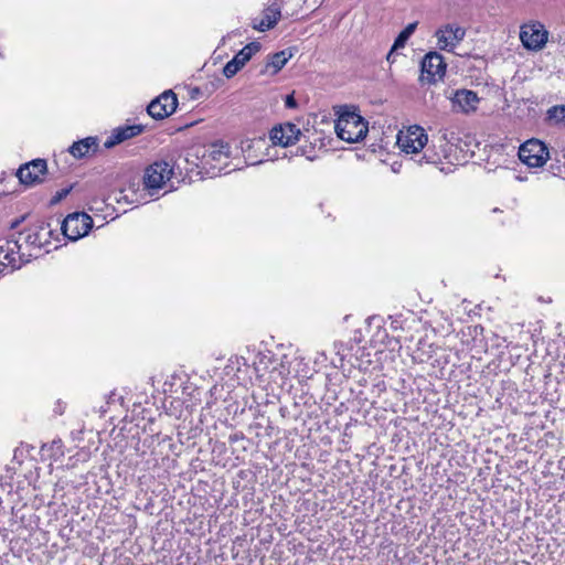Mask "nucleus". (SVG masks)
Segmentation results:
<instances>
[{
	"label": "nucleus",
	"instance_id": "f257e3e1",
	"mask_svg": "<svg viewBox=\"0 0 565 565\" xmlns=\"http://www.w3.org/2000/svg\"><path fill=\"white\" fill-rule=\"evenodd\" d=\"M338 114L334 128L340 139L353 143L366 136L367 122L356 113L355 108L344 106Z\"/></svg>",
	"mask_w": 565,
	"mask_h": 565
},
{
	"label": "nucleus",
	"instance_id": "f03ea898",
	"mask_svg": "<svg viewBox=\"0 0 565 565\" xmlns=\"http://www.w3.org/2000/svg\"><path fill=\"white\" fill-rule=\"evenodd\" d=\"M173 174L167 161H156L143 171V203L154 200L158 191L163 189Z\"/></svg>",
	"mask_w": 565,
	"mask_h": 565
},
{
	"label": "nucleus",
	"instance_id": "7ed1b4c3",
	"mask_svg": "<svg viewBox=\"0 0 565 565\" xmlns=\"http://www.w3.org/2000/svg\"><path fill=\"white\" fill-rule=\"evenodd\" d=\"M452 137L454 134L449 132L447 128H440L437 135L434 136L431 147L426 149L423 159H425L427 163L433 164L440 163L443 160L452 162Z\"/></svg>",
	"mask_w": 565,
	"mask_h": 565
},
{
	"label": "nucleus",
	"instance_id": "20e7f679",
	"mask_svg": "<svg viewBox=\"0 0 565 565\" xmlns=\"http://www.w3.org/2000/svg\"><path fill=\"white\" fill-rule=\"evenodd\" d=\"M92 227L93 218L85 212L71 213L61 223L63 236L72 242L86 236Z\"/></svg>",
	"mask_w": 565,
	"mask_h": 565
},
{
	"label": "nucleus",
	"instance_id": "39448f33",
	"mask_svg": "<svg viewBox=\"0 0 565 565\" xmlns=\"http://www.w3.org/2000/svg\"><path fill=\"white\" fill-rule=\"evenodd\" d=\"M520 40L525 49L540 51L548 40V32L541 22L530 21L521 25Z\"/></svg>",
	"mask_w": 565,
	"mask_h": 565
},
{
	"label": "nucleus",
	"instance_id": "423d86ee",
	"mask_svg": "<svg viewBox=\"0 0 565 565\" xmlns=\"http://www.w3.org/2000/svg\"><path fill=\"white\" fill-rule=\"evenodd\" d=\"M32 254L25 255L21 253V244L14 238L0 239V260L8 264V271L11 273L21 268L25 263L30 262Z\"/></svg>",
	"mask_w": 565,
	"mask_h": 565
},
{
	"label": "nucleus",
	"instance_id": "0eeeda50",
	"mask_svg": "<svg viewBox=\"0 0 565 565\" xmlns=\"http://www.w3.org/2000/svg\"><path fill=\"white\" fill-rule=\"evenodd\" d=\"M428 136L424 128L414 125L397 135V145L403 152L416 154L427 145Z\"/></svg>",
	"mask_w": 565,
	"mask_h": 565
},
{
	"label": "nucleus",
	"instance_id": "6e6552de",
	"mask_svg": "<svg viewBox=\"0 0 565 565\" xmlns=\"http://www.w3.org/2000/svg\"><path fill=\"white\" fill-rule=\"evenodd\" d=\"M550 157L546 146L537 140L525 141L519 149V158L530 168H539L545 164Z\"/></svg>",
	"mask_w": 565,
	"mask_h": 565
},
{
	"label": "nucleus",
	"instance_id": "1a4fd4ad",
	"mask_svg": "<svg viewBox=\"0 0 565 565\" xmlns=\"http://www.w3.org/2000/svg\"><path fill=\"white\" fill-rule=\"evenodd\" d=\"M420 79L429 84H434L443 79L447 64L441 54L438 52H428L422 61Z\"/></svg>",
	"mask_w": 565,
	"mask_h": 565
},
{
	"label": "nucleus",
	"instance_id": "9d476101",
	"mask_svg": "<svg viewBox=\"0 0 565 565\" xmlns=\"http://www.w3.org/2000/svg\"><path fill=\"white\" fill-rule=\"evenodd\" d=\"M466 36V30L458 24L448 23L435 32L439 50L452 52Z\"/></svg>",
	"mask_w": 565,
	"mask_h": 565
},
{
	"label": "nucleus",
	"instance_id": "9b49d317",
	"mask_svg": "<svg viewBox=\"0 0 565 565\" xmlns=\"http://www.w3.org/2000/svg\"><path fill=\"white\" fill-rule=\"evenodd\" d=\"M22 235L26 246L38 249L47 246L51 239L56 236L51 225L45 222H39L32 225Z\"/></svg>",
	"mask_w": 565,
	"mask_h": 565
},
{
	"label": "nucleus",
	"instance_id": "f8f14e48",
	"mask_svg": "<svg viewBox=\"0 0 565 565\" xmlns=\"http://www.w3.org/2000/svg\"><path fill=\"white\" fill-rule=\"evenodd\" d=\"M177 106V95L172 90H167L148 105L147 113L153 119H164L175 111Z\"/></svg>",
	"mask_w": 565,
	"mask_h": 565
},
{
	"label": "nucleus",
	"instance_id": "ddd939ff",
	"mask_svg": "<svg viewBox=\"0 0 565 565\" xmlns=\"http://www.w3.org/2000/svg\"><path fill=\"white\" fill-rule=\"evenodd\" d=\"M46 171V161L44 159H34L22 164L17 171V177L22 184L32 185L42 182V177Z\"/></svg>",
	"mask_w": 565,
	"mask_h": 565
},
{
	"label": "nucleus",
	"instance_id": "4468645a",
	"mask_svg": "<svg viewBox=\"0 0 565 565\" xmlns=\"http://www.w3.org/2000/svg\"><path fill=\"white\" fill-rule=\"evenodd\" d=\"M260 49L259 43L252 42L245 45L231 61H228L224 68L223 74L225 77L231 78L235 76L245 64L257 53Z\"/></svg>",
	"mask_w": 565,
	"mask_h": 565
},
{
	"label": "nucleus",
	"instance_id": "2eb2a0df",
	"mask_svg": "<svg viewBox=\"0 0 565 565\" xmlns=\"http://www.w3.org/2000/svg\"><path fill=\"white\" fill-rule=\"evenodd\" d=\"M301 135L300 129L291 124L285 122L275 126L269 134V138L275 146L288 147L295 145Z\"/></svg>",
	"mask_w": 565,
	"mask_h": 565
},
{
	"label": "nucleus",
	"instance_id": "dca6fc26",
	"mask_svg": "<svg viewBox=\"0 0 565 565\" xmlns=\"http://www.w3.org/2000/svg\"><path fill=\"white\" fill-rule=\"evenodd\" d=\"M230 158V146L223 141H216L207 148L203 154V161L210 166L212 170L222 171L223 164H226Z\"/></svg>",
	"mask_w": 565,
	"mask_h": 565
},
{
	"label": "nucleus",
	"instance_id": "f3484780",
	"mask_svg": "<svg viewBox=\"0 0 565 565\" xmlns=\"http://www.w3.org/2000/svg\"><path fill=\"white\" fill-rule=\"evenodd\" d=\"M141 134V125H127L115 128L110 136L104 142L105 148L110 149L115 146Z\"/></svg>",
	"mask_w": 565,
	"mask_h": 565
},
{
	"label": "nucleus",
	"instance_id": "a211bd4d",
	"mask_svg": "<svg viewBox=\"0 0 565 565\" xmlns=\"http://www.w3.org/2000/svg\"><path fill=\"white\" fill-rule=\"evenodd\" d=\"M280 19V6L277 2L270 3L263 12L262 19L253 20V28L265 32L273 29Z\"/></svg>",
	"mask_w": 565,
	"mask_h": 565
},
{
	"label": "nucleus",
	"instance_id": "6ab92c4d",
	"mask_svg": "<svg viewBox=\"0 0 565 565\" xmlns=\"http://www.w3.org/2000/svg\"><path fill=\"white\" fill-rule=\"evenodd\" d=\"M452 103L460 111L468 114L478 108L479 97L472 90L460 89L455 93Z\"/></svg>",
	"mask_w": 565,
	"mask_h": 565
},
{
	"label": "nucleus",
	"instance_id": "aec40b11",
	"mask_svg": "<svg viewBox=\"0 0 565 565\" xmlns=\"http://www.w3.org/2000/svg\"><path fill=\"white\" fill-rule=\"evenodd\" d=\"M97 149L98 138L86 137L84 139L73 142L68 148V152L76 159H83L87 157L90 152H96Z\"/></svg>",
	"mask_w": 565,
	"mask_h": 565
},
{
	"label": "nucleus",
	"instance_id": "412c9836",
	"mask_svg": "<svg viewBox=\"0 0 565 565\" xmlns=\"http://www.w3.org/2000/svg\"><path fill=\"white\" fill-rule=\"evenodd\" d=\"M291 57L292 53L287 50L269 55L262 74H277Z\"/></svg>",
	"mask_w": 565,
	"mask_h": 565
},
{
	"label": "nucleus",
	"instance_id": "4be33fe9",
	"mask_svg": "<svg viewBox=\"0 0 565 565\" xmlns=\"http://www.w3.org/2000/svg\"><path fill=\"white\" fill-rule=\"evenodd\" d=\"M546 120L551 125L565 127V105L551 107L546 114Z\"/></svg>",
	"mask_w": 565,
	"mask_h": 565
},
{
	"label": "nucleus",
	"instance_id": "5701e85b",
	"mask_svg": "<svg viewBox=\"0 0 565 565\" xmlns=\"http://www.w3.org/2000/svg\"><path fill=\"white\" fill-rule=\"evenodd\" d=\"M416 29V23H409L399 34L398 36L395 39V42L393 44V47L391 50V52L388 53L387 55V60H390L391 55L393 54V51L394 50H397L399 47H404L406 41L408 40V38L414 33Z\"/></svg>",
	"mask_w": 565,
	"mask_h": 565
},
{
	"label": "nucleus",
	"instance_id": "b1692460",
	"mask_svg": "<svg viewBox=\"0 0 565 565\" xmlns=\"http://www.w3.org/2000/svg\"><path fill=\"white\" fill-rule=\"evenodd\" d=\"M72 191V186H68V188H64V189H61L60 191H57L51 199V204L54 205V204H57L58 202H61L63 199H65L70 192Z\"/></svg>",
	"mask_w": 565,
	"mask_h": 565
},
{
	"label": "nucleus",
	"instance_id": "393cba45",
	"mask_svg": "<svg viewBox=\"0 0 565 565\" xmlns=\"http://www.w3.org/2000/svg\"><path fill=\"white\" fill-rule=\"evenodd\" d=\"M285 105L287 108H295L297 106L294 95L286 96Z\"/></svg>",
	"mask_w": 565,
	"mask_h": 565
},
{
	"label": "nucleus",
	"instance_id": "a878e982",
	"mask_svg": "<svg viewBox=\"0 0 565 565\" xmlns=\"http://www.w3.org/2000/svg\"><path fill=\"white\" fill-rule=\"evenodd\" d=\"M8 271V264H6L4 262L0 260V276L1 275H6Z\"/></svg>",
	"mask_w": 565,
	"mask_h": 565
},
{
	"label": "nucleus",
	"instance_id": "bb28decb",
	"mask_svg": "<svg viewBox=\"0 0 565 565\" xmlns=\"http://www.w3.org/2000/svg\"><path fill=\"white\" fill-rule=\"evenodd\" d=\"M52 447H54V448H56V449L61 450V448H62V440H60V439H58V440H54V441L52 443Z\"/></svg>",
	"mask_w": 565,
	"mask_h": 565
},
{
	"label": "nucleus",
	"instance_id": "cd10ccee",
	"mask_svg": "<svg viewBox=\"0 0 565 565\" xmlns=\"http://www.w3.org/2000/svg\"><path fill=\"white\" fill-rule=\"evenodd\" d=\"M115 396H116V395H115V393H111V394L109 395V399H108V402H107V403L113 402V399H114V397H115Z\"/></svg>",
	"mask_w": 565,
	"mask_h": 565
},
{
	"label": "nucleus",
	"instance_id": "c85d7f7f",
	"mask_svg": "<svg viewBox=\"0 0 565 565\" xmlns=\"http://www.w3.org/2000/svg\"><path fill=\"white\" fill-rule=\"evenodd\" d=\"M0 57H3L2 53L0 52Z\"/></svg>",
	"mask_w": 565,
	"mask_h": 565
}]
</instances>
